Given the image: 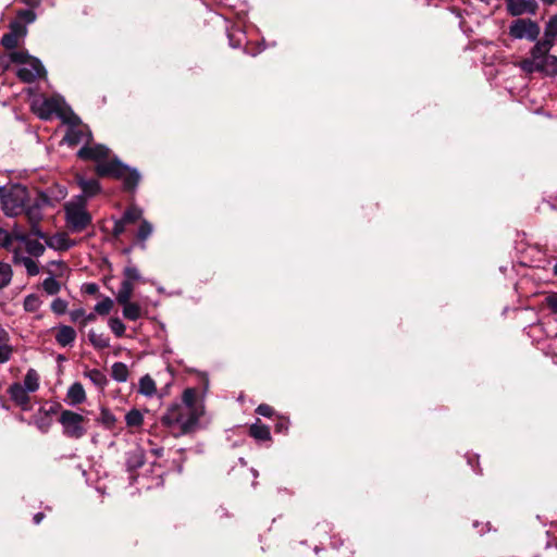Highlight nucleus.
I'll list each match as a JSON object with an SVG mask.
<instances>
[{"mask_svg": "<svg viewBox=\"0 0 557 557\" xmlns=\"http://www.w3.org/2000/svg\"><path fill=\"white\" fill-rule=\"evenodd\" d=\"M554 274L557 275V263L554 265Z\"/></svg>", "mask_w": 557, "mask_h": 557, "instance_id": "nucleus-60", "label": "nucleus"}, {"mask_svg": "<svg viewBox=\"0 0 557 557\" xmlns=\"http://www.w3.org/2000/svg\"><path fill=\"white\" fill-rule=\"evenodd\" d=\"M97 421L106 429L111 430L116 423V418L109 409L102 408Z\"/></svg>", "mask_w": 557, "mask_h": 557, "instance_id": "nucleus-31", "label": "nucleus"}, {"mask_svg": "<svg viewBox=\"0 0 557 557\" xmlns=\"http://www.w3.org/2000/svg\"><path fill=\"white\" fill-rule=\"evenodd\" d=\"M509 0H506V10L508 9Z\"/></svg>", "mask_w": 557, "mask_h": 557, "instance_id": "nucleus-62", "label": "nucleus"}, {"mask_svg": "<svg viewBox=\"0 0 557 557\" xmlns=\"http://www.w3.org/2000/svg\"><path fill=\"white\" fill-rule=\"evenodd\" d=\"M28 202V190L22 185H13L5 190L1 207L7 216H17L25 210Z\"/></svg>", "mask_w": 557, "mask_h": 557, "instance_id": "nucleus-6", "label": "nucleus"}, {"mask_svg": "<svg viewBox=\"0 0 557 557\" xmlns=\"http://www.w3.org/2000/svg\"><path fill=\"white\" fill-rule=\"evenodd\" d=\"M113 308V300L109 297H106L103 300L99 301L95 306V312L100 315L108 314Z\"/></svg>", "mask_w": 557, "mask_h": 557, "instance_id": "nucleus-38", "label": "nucleus"}, {"mask_svg": "<svg viewBox=\"0 0 557 557\" xmlns=\"http://www.w3.org/2000/svg\"><path fill=\"white\" fill-rule=\"evenodd\" d=\"M76 182L78 186L81 187L83 197H92L97 195L100 191V185L99 182L95 178H85L83 175H76Z\"/></svg>", "mask_w": 557, "mask_h": 557, "instance_id": "nucleus-12", "label": "nucleus"}, {"mask_svg": "<svg viewBox=\"0 0 557 557\" xmlns=\"http://www.w3.org/2000/svg\"><path fill=\"white\" fill-rule=\"evenodd\" d=\"M246 39H247V37H245V35L240 30H235V32L228 34V44L232 48H238L243 45L244 41H246L245 51L247 53H249L251 55H256L258 52L261 51L260 48L250 50L248 48L249 42Z\"/></svg>", "mask_w": 557, "mask_h": 557, "instance_id": "nucleus-18", "label": "nucleus"}, {"mask_svg": "<svg viewBox=\"0 0 557 557\" xmlns=\"http://www.w3.org/2000/svg\"><path fill=\"white\" fill-rule=\"evenodd\" d=\"M133 292H134V284L128 281L123 280L121 283L119 293L116 295V301L119 304L129 301L132 298Z\"/></svg>", "mask_w": 557, "mask_h": 557, "instance_id": "nucleus-27", "label": "nucleus"}, {"mask_svg": "<svg viewBox=\"0 0 557 557\" xmlns=\"http://www.w3.org/2000/svg\"><path fill=\"white\" fill-rule=\"evenodd\" d=\"M539 73H543L548 76L557 75V57L553 54H547L543 57V59H539Z\"/></svg>", "mask_w": 557, "mask_h": 557, "instance_id": "nucleus-15", "label": "nucleus"}, {"mask_svg": "<svg viewBox=\"0 0 557 557\" xmlns=\"http://www.w3.org/2000/svg\"><path fill=\"white\" fill-rule=\"evenodd\" d=\"M126 222L122 219L116 220L113 225L112 234L114 237H120L125 232Z\"/></svg>", "mask_w": 557, "mask_h": 557, "instance_id": "nucleus-48", "label": "nucleus"}, {"mask_svg": "<svg viewBox=\"0 0 557 557\" xmlns=\"http://www.w3.org/2000/svg\"><path fill=\"white\" fill-rule=\"evenodd\" d=\"M75 339H76V332L72 326L60 325L58 327V331L55 334V341L60 346H62V347L70 346L75 342Z\"/></svg>", "mask_w": 557, "mask_h": 557, "instance_id": "nucleus-14", "label": "nucleus"}, {"mask_svg": "<svg viewBox=\"0 0 557 557\" xmlns=\"http://www.w3.org/2000/svg\"><path fill=\"white\" fill-rule=\"evenodd\" d=\"M10 60L20 65L16 75L24 83H32L46 75V70L40 60L32 57L27 51H12Z\"/></svg>", "mask_w": 557, "mask_h": 557, "instance_id": "nucleus-2", "label": "nucleus"}, {"mask_svg": "<svg viewBox=\"0 0 557 557\" xmlns=\"http://www.w3.org/2000/svg\"><path fill=\"white\" fill-rule=\"evenodd\" d=\"M9 394L11 399L20 406L23 410L30 409V399L28 392L20 383H14L9 387Z\"/></svg>", "mask_w": 557, "mask_h": 557, "instance_id": "nucleus-11", "label": "nucleus"}, {"mask_svg": "<svg viewBox=\"0 0 557 557\" xmlns=\"http://www.w3.org/2000/svg\"><path fill=\"white\" fill-rule=\"evenodd\" d=\"M111 375L116 382H126L128 379L127 366L123 362L113 363Z\"/></svg>", "mask_w": 557, "mask_h": 557, "instance_id": "nucleus-29", "label": "nucleus"}, {"mask_svg": "<svg viewBox=\"0 0 557 557\" xmlns=\"http://www.w3.org/2000/svg\"><path fill=\"white\" fill-rule=\"evenodd\" d=\"M287 419L283 416H281V424H280V428H281V433L284 431V430H287Z\"/></svg>", "mask_w": 557, "mask_h": 557, "instance_id": "nucleus-55", "label": "nucleus"}, {"mask_svg": "<svg viewBox=\"0 0 557 557\" xmlns=\"http://www.w3.org/2000/svg\"><path fill=\"white\" fill-rule=\"evenodd\" d=\"M42 519H44V513H41V512H38V513H36V515L34 516V522H35L36 524H39V523L41 522V520H42Z\"/></svg>", "mask_w": 557, "mask_h": 557, "instance_id": "nucleus-57", "label": "nucleus"}, {"mask_svg": "<svg viewBox=\"0 0 557 557\" xmlns=\"http://www.w3.org/2000/svg\"><path fill=\"white\" fill-rule=\"evenodd\" d=\"M48 270H53L57 273H60V276H61L63 274V272L66 270V265L62 261H51L49 263Z\"/></svg>", "mask_w": 557, "mask_h": 557, "instance_id": "nucleus-50", "label": "nucleus"}, {"mask_svg": "<svg viewBox=\"0 0 557 557\" xmlns=\"http://www.w3.org/2000/svg\"><path fill=\"white\" fill-rule=\"evenodd\" d=\"M47 430H48V426L41 429L42 432H47Z\"/></svg>", "mask_w": 557, "mask_h": 557, "instance_id": "nucleus-61", "label": "nucleus"}, {"mask_svg": "<svg viewBox=\"0 0 557 557\" xmlns=\"http://www.w3.org/2000/svg\"><path fill=\"white\" fill-rule=\"evenodd\" d=\"M41 304L42 302L38 295L29 294L24 299L23 308L26 312H36L40 308Z\"/></svg>", "mask_w": 557, "mask_h": 557, "instance_id": "nucleus-32", "label": "nucleus"}, {"mask_svg": "<svg viewBox=\"0 0 557 557\" xmlns=\"http://www.w3.org/2000/svg\"><path fill=\"white\" fill-rule=\"evenodd\" d=\"M138 392L147 397H151L156 394V383L150 375L146 374L140 379Z\"/></svg>", "mask_w": 557, "mask_h": 557, "instance_id": "nucleus-25", "label": "nucleus"}, {"mask_svg": "<svg viewBox=\"0 0 557 557\" xmlns=\"http://www.w3.org/2000/svg\"><path fill=\"white\" fill-rule=\"evenodd\" d=\"M10 33L21 38L26 35V27L21 21H13L10 23Z\"/></svg>", "mask_w": 557, "mask_h": 557, "instance_id": "nucleus-43", "label": "nucleus"}, {"mask_svg": "<svg viewBox=\"0 0 557 557\" xmlns=\"http://www.w3.org/2000/svg\"><path fill=\"white\" fill-rule=\"evenodd\" d=\"M257 413L263 417H270L273 413V409L268 405H260L257 408Z\"/></svg>", "mask_w": 557, "mask_h": 557, "instance_id": "nucleus-51", "label": "nucleus"}, {"mask_svg": "<svg viewBox=\"0 0 557 557\" xmlns=\"http://www.w3.org/2000/svg\"><path fill=\"white\" fill-rule=\"evenodd\" d=\"M520 67L522 69V71L529 74L539 72L537 61L532 57L530 59L522 60L520 63Z\"/></svg>", "mask_w": 557, "mask_h": 557, "instance_id": "nucleus-41", "label": "nucleus"}, {"mask_svg": "<svg viewBox=\"0 0 557 557\" xmlns=\"http://www.w3.org/2000/svg\"><path fill=\"white\" fill-rule=\"evenodd\" d=\"M44 239L46 245L54 250H67L74 245V242L65 234H55L53 236L46 235V238Z\"/></svg>", "mask_w": 557, "mask_h": 557, "instance_id": "nucleus-13", "label": "nucleus"}, {"mask_svg": "<svg viewBox=\"0 0 557 557\" xmlns=\"http://www.w3.org/2000/svg\"><path fill=\"white\" fill-rule=\"evenodd\" d=\"M126 425L129 428H138L144 423L143 413L137 409L129 410L125 416Z\"/></svg>", "mask_w": 557, "mask_h": 557, "instance_id": "nucleus-30", "label": "nucleus"}, {"mask_svg": "<svg viewBox=\"0 0 557 557\" xmlns=\"http://www.w3.org/2000/svg\"><path fill=\"white\" fill-rule=\"evenodd\" d=\"M143 216V210L136 206L129 207L123 214L122 220L127 223H134L140 220Z\"/></svg>", "mask_w": 557, "mask_h": 557, "instance_id": "nucleus-34", "label": "nucleus"}, {"mask_svg": "<svg viewBox=\"0 0 557 557\" xmlns=\"http://www.w3.org/2000/svg\"><path fill=\"white\" fill-rule=\"evenodd\" d=\"M23 386L28 393H34L39 388V375L36 370L29 369L26 372Z\"/></svg>", "mask_w": 557, "mask_h": 557, "instance_id": "nucleus-26", "label": "nucleus"}, {"mask_svg": "<svg viewBox=\"0 0 557 557\" xmlns=\"http://www.w3.org/2000/svg\"><path fill=\"white\" fill-rule=\"evenodd\" d=\"M153 232V226L150 222L147 220H141V223L139 225L138 232H137V238L139 240H146Z\"/></svg>", "mask_w": 557, "mask_h": 557, "instance_id": "nucleus-37", "label": "nucleus"}, {"mask_svg": "<svg viewBox=\"0 0 557 557\" xmlns=\"http://www.w3.org/2000/svg\"><path fill=\"white\" fill-rule=\"evenodd\" d=\"M545 5H552L554 4L557 0H541Z\"/></svg>", "mask_w": 557, "mask_h": 557, "instance_id": "nucleus-58", "label": "nucleus"}, {"mask_svg": "<svg viewBox=\"0 0 557 557\" xmlns=\"http://www.w3.org/2000/svg\"><path fill=\"white\" fill-rule=\"evenodd\" d=\"M12 244V235L0 227V247L8 248Z\"/></svg>", "mask_w": 557, "mask_h": 557, "instance_id": "nucleus-47", "label": "nucleus"}, {"mask_svg": "<svg viewBox=\"0 0 557 557\" xmlns=\"http://www.w3.org/2000/svg\"><path fill=\"white\" fill-rule=\"evenodd\" d=\"M13 352L12 346L8 344H0V363H4L10 360Z\"/></svg>", "mask_w": 557, "mask_h": 557, "instance_id": "nucleus-46", "label": "nucleus"}, {"mask_svg": "<svg viewBox=\"0 0 557 557\" xmlns=\"http://www.w3.org/2000/svg\"><path fill=\"white\" fill-rule=\"evenodd\" d=\"M109 327L116 337H122L125 334V324L119 318H111L109 320Z\"/></svg>", "mask_w": 557, "mask_h": 557, "instance_id": "nucleus-39", "label": "nucleus"}, {"mask_svg": "<svg viewBox=\"0 0 557 557\" xmlns=\"http://www.w3.org/2000/svg\"><path fill=\"white\" fill-rule=\"evenodd\" d=\"M17 17H18L17 21H21L22 23L25 22V23L29 24L36 20V14L33 10L23 9V10L18 11Z\"/></svg>", "mask_w": 557, "mask_h": 557, "instance_id": "nucleus-45", "label": "nucleus"}, {"mask_svg": "<svg viewBox=\"0 0 557 557\" xmlns=\"http://www.w3.org/2000/svg\"><path fill=\"white\" fill-rule=\"evenodd\" d=\"M544 37L553 41L557 38V13L553 15L546 24Z\"/></svg>", "mask_w": 557, "mask_h": 557, "instance_id": "nucleus-36", "label": "nucleus"}, {"mask_svg": "<svg viewBox=\"0 0 557 557\" xmlns=\"http://www.w3.org/2000/svg\"><path fill=\"white\" fill-rule=\"evenodd\" d=\"M48 273L50 275L42 282V288L48 295H57L61 289V284L55 280V276H60V273L53 270H48Z\"/></svg>", "mask_w": 557, "mask_h": 557, "instance_id": "nucleus-21", "label": "nucleus"}, {"mask_svg": "<svg viewBox=\"0 0 557 557\" xmlns=\"http://www.w3.org/2000/svg\"><path fill=\"white\" fill-rule=\"evenodd\" d=\"M5 190H7V188H5V187L0 186V200H2V198H3V195H4Z\"/></svg>", "mask_w": 557, "mask_h": 557, "instance_id": "nucleus-59", "label": "nucleus"}, {"mask_svg": "<svg viewBox=\"0 0 557 557\" xmlns=\"http://www.w3.org/2000/svg\"><path fill=\"white\" fill-rule=\"evenodd\" d=\"M123 306V317L131 321H136L141 317V308L136 302H121Z\"/></svg>", "mask_w": 557, "mask_h": 557, "instance_id": "nucleus-22", "label": "nucleus"}, {"mask_svg": "<svg viewBox=\"0 0 557 557\" xmlns=\"http://www.w3.org/2000/svg\"><path fill=\"white\" fill-rule=\"evenodd\" d=\"M331 545H332V547H333L334 549H337V548H339V546H343V545H344V543H343V541H341V540H335V539H334V540H332V541H331Z\"/></svg>", "mask_w": 557, "mask_h": 557, "instance_id": "nucleus-56", "label": "nucleus"}, {"mask_svg": "<svg viewBox=\"0 0 557 557\" xmlns=\"http://www.w3.org/2000/svg\"><path fill=\"white\" fill-rule=\"evenodd\" d=\"M66 309H67V302L62 298H55L51 302V310L58 315L65 313Z\"/></svg>", "mask_w": 557, "mask_h": 557, "instance_id": "nucleus-44", "label": "nucleus"}, {"mask_svg": "<svg viewBox=\"0 0 557 557\" xmlns=\"http://www.w3.org/2000/svg\"><path fill=\"white\" fill-rule=\"evenodd\" d=\"M97 290H98V286L96 284H94V283L92 284H88L86 286V292L88 294H95Z\"/></svg>", "mask_w": 557, "mask_h": 557, "instance_id": "nucleus-53", "label": "nucleus"}, {"mask_svg": "<svg viewBox=\"0 0 557 557\" xmlns=\"http://www.w3.org/2000/svg\"><path fill=\"white\" fill-rule=\"evenodd\" d=\"M59 422L63 428V434L69 438L78 440L87 433L86 418L72 410H63Z\"/></svg>", "mask_w": 557, "mask_h": 557, "instance_id": "nucleus-7", "label": "nucleus"}, {"mask_svg": "<svg viewBox=\"0 0 557 557\" xmlns=\"http://www.w3.org/2000/svg\"><path fill=\"white\" fill-rule=\"evenodd\" d=\"M18 39L20 38H17L14 34L9 32L8 34L3 35L1 44L5 49L12 50L17 46Z\"/></svg>", "mask_w": 557, "mask_h": 557, "instance_id": "nucleus-42", "label": "nucleus"}, {"mask_svg": "<svg viewBox=\"0 0 557 557\" xmlns=\"http://www.w3.org/2000/svg\"><path fill=\"white\" fill-rule=\"evenodd\" d=\"M95 320H96V313H89L87 315H84V324L94 322Z\"/></svg>", "mask_w": 557, "mask_h": 557, "instance_id": "nucleus-54", "label": "nucleus"}, {"mask_svg": "<svg viewBox=\"0 0 557 557\" xmlns=\"http://www.w3.org/2000/svg\"><path fill=\"white\" fill-rule=\"evenodd\" d=\"M249 433L255 440L259 442L269 441L271 437L269 428L264 424H261L259 421L250 426Z\"/></svg>", "mask_w": 557, "mask_h": 557, "instance_id": "nucleus-23", "label": "nucleus"}, {"mask_svg": "<svg viewBox=\"0 0 557 557\" xmlns=\"http://www.w3.org/2000/svg\"><path fill=\"white\" fill-rule=\"evenodd\" d=\"M70 124L64 140L69 146L84 144L77 152L83 160L96 162V172L99 176H110L123 181L124 187L128 190L135 189L139 183L140 174L136 169H129L119 158L110 156V149L103 145H89L91 132L87 125L81 124L79 117L71 110L63 120Z\"/></svg>", "mask_w": 557, "mask_h": 557, "instance_id": "nucleus-1", "label": "nucleus"}, {"mask_svg": "<svg viewBox=\"0 0 557 557\" xmlns=\"http://www.w3.org/2000/svg\"><path fill=\"white\" fill-rule=\"evenodd\" d=\"M64 210L66 224L72 233H81L90 225L91 215L85 209L83 197H78L77 201L66 203Z\"/></svg>", "mask_w": 557, "mask_h": 557, "instance_id": "nucleus-5", "label": "nucleus"}, {"mask_svg": "<svg viewBox=\"0 0 557 557\" xmlns=\"http://www.w3.org/2000/svg\"><path fill=\"white\" fill-rule=\"evenodd\" d=\"M17 238L25 244L26 251L30 256L38 258L45 253L46 247L39 240L30 239L26 235H21Z\"/></svg>", "mask_w": 557, "mask_h": 557, "instance_id": "nucleus-17", "label": "nucleus"}, {"mask_svg": "<svg viewBox=\"0 0 557 557\" xmlns=\"http://www.w3.org/2000/svg\"><path fill=\"white\" fill-rule=\"evenodd\" d=\"M197 400V392L194 388H187L183 394V403L186 406L187 414H189L188 420H183L182 413L180 412V408L171 409L164 417L162 418V422L166 425H172L174 423H180L184 429L189 428L191 424L196 423L202 413L200 409L196 407Z\"/></svg>", "mask_w": 557, "mask_h": 557, "instance_id": "nucleus-3", "label": "nucleus"}, {"mask_svg": "<svg viewBox=\"0 0 557 557\" xmlns=\"http://www.w3.org/2000/svg\"><path fill=\"white\" fill-rule=\"evenodd\" d=\"M23 213H25L29 222L32 234L38 238H46V234L38 226L42 218L40 202L36 200L33 205L26 203Z\"/></svg>", "mask_w": 557, "mask_h": 557, "instance_id": "nucleus-9", "label": "nucleus"}, {"mask_svg": "<svg viewBox=\"0 0 557 557\" xmlns=\"http://www.w3.org/2000/svg\"><path fill=\"white\" fill-rule=\"evenodd\" d=\"M539 4L535 0H509L507 12L511 16H520L525 13L535 15Z\"/></svg>", "mask_w": 557, "mask_h": 557, "instance_id": "nucleus-10", "label": "nucleus"}, {"mask_svg": "<svg viewBox=\"0 0 557 557\" xmlns=\"http://www.w3.org/2000/svg\"><path fill=\"white\" fill-rule=\"evenodd\" d=\"M546 305L554 312L557 313V293L549 294L546 299Z\"/></svg>", "mask_w": 557, "mask_h": 557, "instance_id": "nucleus-49", "label": "nucleus"}, {"mask_svg": "<svg viewBox=\"0 0 557 557\" xmlns=\"http://www.w3.org/2000/svg\"><path fill=\"white\" fill-rule=\"evenodd\" d=\"M30 108L41 120H50L53 114L64 120L71 111L64 99L60 96H36L30 102Z\"/></svg>", "mask_w": 557, "mask_h": 557, "instance_id": "nucleus-4", "label": "nucleus"}, {"mask_svg": "<svg viewBox=\"0 0 557 557\" xmlns=\"http://www.w3.org/2000/svg\"><path fill=\"white\" fill-rule=\"evenodd\" d=\"M88 339L96 349H104L110 346V339L103 333H97L94 330L88 332Z\"/></svg>", "mask_w": 557, "mask_h": 557, "instance_id": "nucleus-24", "label": "nucleus"}, {"mask_svg": "<svg viewBox=\"0 0 557 557\" xmlns=\"http://www.w3.org/2000/svg\"><path fill=\"white\" fill-rule=\"evenodd\" d=\"M541 33L540 25L530 18H517L509 25L508 34L513 39L535 41Z\"/></svg>", "mask_w": 557, "mask_h": 557, "instance_id": "nucleus-8", "label": "nucleus"}, {"mask_svg": "<svg viewBox=\"0 0 557 557\" xmlns=\"http://www.w3.org/2000/svg\"><path fill=\"white\" fill-rule=\"evenodd\" d=\"M14 261L16 263L23 264L26 269L27 274L30 276H35L39 273V267L37 262L29 257H18L17 255H15Z\"/></svg>", "mask_w": 557, "mask_h": 557, "instance_id": "nucleus-28", "label": "nucleus"}, {"mask_svg": "<svg viewBox=\"0 0 557 557\" xmlns=\"http://www.w3.org/2000/svg\"><path fill=\"white\" fill-rule=\"evenodd\" d=\"M124 281H128L134 284L135 281L141 280V275L138 269L134 265H128L123 271Z\"/></svg>", "mask_w": 557, "mask_h": 557, "instance_id": "nucleus-40", "label": "nucleus"}, {"mask_svg": "<svg viewBox=\"0 0 557 557\" xmlns=\"http://www.w3.org/2000/svg\"><path fill=\"white\" fill-rule=\"evenodd\" d=\"M66 397L69 399L70 405L75 406L82 404L86 398L83 385L81 383L72 384L67 391Z\"/></svg>", "mask_w": 557, "mask_h": 557, "instance_id": "nucleus-20", "label": "nucleus"}, {"mask_svg": "<svg viewBox=\"0 0 557 557\" xmlns=\"http://www.w3.org/2000/svg\"><path fill=\"white\" fill-rule=\"evenodd\" d=\"M145 463V451L140 447H136L132 450H129L126 454V467L128 470L133 471L140 467H143Z\"/></svg>", "mask_w": 557, "mask_h": 557, "instance_id": "nucleus-16", "label": "nucleus"}, {"mask_svg": "<svg viewBox=\"0 0 557 557\" xmlns=\"http://www.w3.org/2000/svg\"><path fill=\"white\" fill-rule=\"evenodd\" d=\"M85 315V311L83 309H77L71 312V320L76 322L78 319Z\"/></svg>", "mask_w": 557, "mask_h": 557, "instance_id": "nucleus-52", "label": "nucleus"}, {"mask_svg": "<svg viewBox=\"0 0 557 557\" xmlns=\"http://www.w3.org/2000/svg\"><path fill=\"white\" fill-rule=\"evenodd\" d=\"M87 376L96 386H99V387H103L108 382L104 373L98 369L90 370L87 373Z\"/></svg>", "mask_w": 557, "mask_h": 557, "instance_id": "nucleus-35", "label": "nucleus"}, {"mask_svg": "<svg viewBox=\"0 0 557 557\" xmlns=\"http://www.w3.org/2000/svg\"><path fill=\"white\" fill-rule=\"evenodd\" d=\"M554 46L553 40L544 37L542 40L536 41L533 48L530 51V54L535 60L543 59V57L549 54V50Z\"/></svg>", "mask_w": 557, "mask_h": 557, "instance_id": "nucleus-19", "label": "nucleus"}, {"mask_svg": "<svg viewBox=\"0 0 557 557\" xmlns=\"http://www.w3.org/2000/svg\"><path fill=\"white\" fill-rule=\"evenodd\" d=\"M11 265L0 261V289L7 287L12 281Z\"/></svg>", "mask_w": 557, "mask_h": 557, "instance_id": "nucleus-33", "label": "nucleus"}]
</instances>
